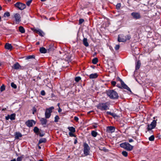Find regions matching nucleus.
<instances>
[{
    "instance_id": "f257e3e1",
    "label": "nucleus",
    "mask_w": 161,
    "mask_h": 161,
    "mask_svg": "<svg viewBox=\"0 0 161 161\" xmlns=\"http://www.w3.org/2000/svg\"><path fill=\"white\" fill-rule=\"evenodd\" d=\"M109 105L110 103L108 102L100 103L96 106V107L97 109L101 111L106 110L109 109Z\"/></svg>"
},
{
    "instance_id": "f03ea898",
    "label": "nucleus",
    "mask_w": 161,
    "mask_h": 161,
    "mask_svg": "<svg viewBox=\"0 0 161 161\" xmlns=\"http://www.w3.org/2000/svg\"><path fill=\"white\" fill-rule=\"evenodd\" d=\"M106 94L111 99H117L119 97L117 93L113 90H108L107 91Z\"/></svg>"
},
{
    "instance_id": "7ed1b4c3",
    "label": "nucleus",
    "mask_w": 161,
    "mask_h": 161,
    "mask_svg": "<svg viewBox=\"0 0 161 161\" xmlns=\"http://www.w3.org/2000/svg\"><path fill=\"white\" fill-rule=\"evenodd\" d=\"M131 38L130 35L125 36L123 34H120L118 36V41L119 42H125L128 40H129Z\"/></svg>"
},
{
    "instance_id": "20e7f679",
    "label": "nucleus",
    "mask_w": 161,
    "mask_h": 161,
    "mask_svg": "<svg viewBox=\"0 0 161 161\" xmlns=\"http://www.w3.org/2000/svg\"><path fill=\"white\" fill-rule=\"evenodd\" d=\"M120 147L124 148L128 151H130L132 150L133 146L130 145L129 143L127 142L122 143L120 144Z\"/></svg>"
},
{
    "instance_id": "39448f33",
    "label": "nucleus",
    "mask_w": 161,
    "mask_h": 161,
    "mask_svg": "<svg viewBox=\"0 0 161 161\" xmlns=\"http://www.w3.org/2000/svg\"><path fill=\"white\" fill-rule=\"evenodd\" d=\"M83 152L85 156L89 155L90 148L88 144L86 142L84 143L83 145Z\"/></svg>"
},
{
    "instance_id": "423d86ee",
    "label": "nucleus",
    "mask_w": 161,
    "mask_h": 161,
    "mask_svg": "<svg viewBox=\"0 0 161 161\" xmlns=\"http://www.w3.org/2000/svg\"><path fill=\"white\" fill-rule=\"evenodd\" d=\"M54 109V107L52 106L46 109L45 114V117L46 119H48L50 117L52 110Z\"/></svg>"
},
{
    "instance_id": "0eeeda50",
    "label": "nucleus",
    "mask_w": 161,
    "mask_h": 161,
    "mask_svg": "<svg viewBox=\"0 0 161 161\" xmlns=\"http://www.w3.org/2000/svg\"><path fill=\"white\" fill-rule=\"evenodd\" d=\"M14 5L15 7L21 10H23L26 7L25 4L19 2L16 3Z\"/></svg>"
},
{
    "instance_id": "6e6552de",
    "label": "nucleus",
    "mask_w": 161,
    "mask_h": 161,
    "mask_svg": "<svg viewBox=\"0 0 161 161\" xmlns=\"http://www.w3.org/2000/svg\"><path fill=\"white\" fill-rule=\"evenodd\" d=\"M131 15L134 19H139L141 18V15L139 13L132 12L131 13Z\"/></svg>"
},
{
    "instance_id": "1a4fd4ad",
    "label": "nucleus",
    "mask_w": 161,
    "mask_h": 161,
    "mask_svg": "<svg viewBox=\"0 0 161 161\" xmlns=\"http://www.w3.org/2000/svg\"><path fill=\"white\" fill-rule=\"evenodd\" d=\"M118 78L120 80L121 85H122V87L124 89H126L128 91H129L130 92H131V91L130 89L128 86L127 85H126L124 82L122 81V80L120 79L119 77Z\"/></svg>"
},
{
    "instance_id": "9d476101",
    "label": "nucleus",
    "mask_w": 161,
    "mask_h": 161,
    "mask_svg": "<svg viewBox=\"0 0 161 161\" xmlns=\"http://www.w3.org/2000/svg\"><path fill=\"white\" fill-rule=\"evenodd\" d=\"M33 123L34 125L36 124V122L33 120H28L25 122V124L29 127L32 126Z\"/></svg>"
},
{
    "instance_id": "9b49d317",
    "label": "nucleus",
    "mask_w": 161,
    "mask_h": 161,
    "mask_svg": "<svg viewBox=\"0 0 161 161\" xmlns=\"http://www.w3.org/2000/svg\"><path fill=\"white\" fill-rule=\"evenodd\" d=\"M15 116L16 114H12L10 115L8 114L5 117V119L6 120H8L10 119L11 120H14L15 119Z\"/></svg>"
},
{
    "instance_id": "f8f14e48",
    "label": "nucleus",
    "mask_w": 161,
    "mask_h": 161,
    "mask_svg": "<svg viewBox=\"0 0 161 161\" xmlns=\"http://www.w3.org/2000/svg\"><path fill=\"white\" fill-rule=\"evenodd\" d=\"M107 131L108 132H113L115 130V128L112 126H108L107 128Z\"/></svg>"
},
{
    "instance_id": "ddd939ff",
    "label": "nucleus",
    "mask_w": 161,
    "mask_h": 161,
    "mask_svg": "<svg viewBox=\"0 0 161 161\" xmlns=\"http://www.w3.org/2000/svg\"><path fill=\"white\" fill-rule=\"evenodd\" d=\"M12 68L17 70L21 68V66L18 63L16 62L12 66Z\"/></svg>"
},
{
    "instance_id": "4468645a",
    "label": "nucleus",
    "mask_w": 161,
    "mask_h": 161,
    "mask_svg": "<svg viewBox=\"0 0 161 161\" xmlns=\"http://www.w3.org/2000/svg\"><path fill=\"white\" fill-rule=\"evenodd\" d=\"M14 17L16 21L19 22L20 21V14L18 13H16L14 15Z\"/></svg>"
},
{
    "instance_id": "2eb2a0df",
    "label": "nucleus",
    "mask_w": 161,
    "mask_h": 161,
    "mask_svg": "<svg viewBox=\"0 0 161 161\" xmlns=\"http://www.w3.org/2000/svg\"><path fill=\"white\" fill-rule=\"evenodd\" d=\"M45 118H41L40 119V121L42 125H46L47 123V121Z\"/></svg>"
},
{
    "instance_id": "dca6fc26",
    "label": "nucleus",
    "mask_w": 161,
    "mask_h": 161,
    "mask_svg": "<svg viewBox=\"0 0 161 161\" xmlns=\"http://www.w3.org/2000/svg\"><path fill=\"white\" fill-rule=\"evenodd\" d=\"M5 48L8 50H11L13 48V46L11 44L6 43L5 45Z\"/></svg>"
},
{
    "instance_id": "f3484780",
    "label": "nucleus",
    "mask_w": 161,
    "mask_h": 161,
    "mask_svg": "<svg viewBox=\"0 0 161 161\" xmlns=\"http://www.w3.org/2000/svg\"><path fill=\"white\" fill-rule=\"evenodd\" d=\"M34 31L35 32L37 33V34H38L40 36H43V32L41 30L35 29L34 30Z\"/></svg>"
},
{
    "instance_id": "a211bd4d",
    "label": "nucleus",
    "mask_w": 161,
    "mask_h": 161,
    "mask_svg": "<svg viewBox=\"0 0 161 161\" xmlns=\"http://www.w3.org/2000/svg\"><path fill=\"white\" fill-rule=\"evenodd\" d=\"M54 44L53 43H51L49 45V47L47 49V51L49 52L51 51H52L54 50Z\"/></svg>"
},
{
    "instance_id": "6ab92c4d",
    "label": "nucleus",
    "mask_w": 161,
    "mask_h": 161,
    "mask_svg": "<svg viewBox=\"0 0 161 161\" xmlns=\"http://www.w3.org/2000/svg\"><path fill=\"white\" fill-rule=\"evenodd\" d=\"M141 64L140 61L139 60H138L136 63V70H138L140 68L141 66Z\"/></svg>"
},
{
    "instance_id": "aec40b11",
    "label": "nucleus",
    "mask_w": 161,
    "mask_h": 161,
    "mask_svg": "<svg viewBox=\"0 0 161 161\" xmlns=\"http://www.w3.org/2000/svg\"><path fill=\"white\" fill-rule=\"evenodd\" d=\"M97 77L98 75L97 73L92 74L89 75V78L90 79L96 78Z\"/></svg>"
},
{
    "instance_id": "412c9836",
    "label": "nucleus",
    "mask_w": 161,
    "mask_h": 161,
    "mask_svg": "<svg viewBox=\"0 0 161 161\" xmlns=\"http://www.w3.org/2000/svg\"><path fill=\"white\" fill-rule=\"evenodd\" d=\"M39 51L41 53H46L47 52V50L44 47H41L40 48Z\"/></svg>"
},
{
    "instance_id": "4be33fe9",
    "label": "nucleus",
    "mask_w": 161,
    "mask_h": 161,
    "mask_svg": "<svg viewBox=\"0 0 161 161\" xmlns=\"http://www.w3.org/2000/svg\"><path fill=\"white\" fill-rule=\"evenodd\" d=\"M83 44L86 47L89 46V44L87 41V39L86 38H84L83 41Z\"/></svg>"
},
{
    "instance_id": "5701e85b",
    "label": "nucleus",
    "mask_w": 161,
    "mask_h": 161,
    "mask_svg": "<svg viewBox=\"0 0 161 161\" xmlns=\"http://www.w3.org/2000/svg\"><path fill=\"white\" fill-rule=\"evenodd\" d=\"M156 120H153L150 124V125H151L153 128H154L156 125Z\"/></svg>"
},
{
    "instance_id": "b1692460",
    "label": "nucleus",
    "mask_w": 161,
    "mask_h": 161,
    "mask_svg": "<svg viewBox=\"0 0 161 161\" xmlns=\"http://www.w3.org/2000/svg\"><path fill=\"white\" fill-rule=\"evenodd\" d=\"M68 129L70 131L69 132L75 133V128L73 127H69Z\"/></svg>"
},
{
    "instance_id": "393cba45",
    "label": "nucleus",
    "mask_w": 161,
    "mask_h": 161,
    "mask_svg": "<svg viewBox=\"0 0 161 161\" xmlns=\"http://www.w3.org/2000/svg\"><path fill=\"white\" fill-rule=\"evenodd\" d=\"M15 136L16 139H19V137H21L22 136V135L20 132H17L16 133Z\"/></svg>"
},
{
    "instance_id": "a878e982",
    "label": "nucleus",
    "mask_w": 161,
    "mask_h": 161,
    "mask_svg": "<svg viewBox=\"0 0 161 161\" xmlns=\"http://www.w3.org/2000/svg\"><path fill=\"white\" fill-rule=\"evenodd\" d=\"M19 32L22 33H24L25 32V30L22 26H19Z\"/></svg>"
},
{
    "instance_id": "bb28decb",
    "label": "nucleus",
    "mask_w": 161,
    "mask_h": 161,
    "mask_svg": "<svg viewBox=\"0 0 161 161\" xmlns=\"http://www.w3.org/2000/svg\"><path fill=\"white\" fill-rule=\"evenodd\" d=\"M46 142V139L45 138L40 139L38 142V144L43 142Z\"/></svg>"
},
{
    "instance_id": "cd10ccee",
    "label": "nucleus",
    "mask_w": 161,
    "mask_h": 161,
    "mask_svg": "<svg viewBox=\"0 0 161 161\" xmlns=\"http://www.w3.org/2000/svg\"><path fill=\"white\" fill-rule=\"evenodd\" d=\"M33 131L34 132L37 134L39 132V128L36 126L34 127L33 129Z\"/></svg>"
},
{
    "instance_id": "c85d7f7f",
    "label": "nucleus",
    "mask_w": 161,
    "mask_h": 161,
    "mask_svg": "<svg viewBox=\"0 0 161 161\" xmlns=\"http://www.w3.org/2000/svg\"><path fill=\"white\" fill-rule=\"evenodd\" d=\"M98 62V59L97 58H93L92 61V63L94 64H96Z\"/></svg>"
},
{
    "instance_id": "c756f323",
    "label": "nucleus",
    "mask_w": 161,
    "mask_h": 161,
    "mask_svg": "<svg viewBox=\"0 0 161 161\" xmlns=\"http://www.w3.org/2000/svg\"><path fill=\"white\" fill-rule=\"evenodd\" d=\"M97 132L95 131H92L91 132L92 135L94 137H96L97 135Z\"/></svg>"
},
{
    "instance_id": "7c9ffc66",
    "label": "nucleus",
    "mask_w": 161,
    "mask_h": 161,
    "mask_svg": "<svg viewBox=\"0 0 161 161\" xmlns=\"http://www.w3.org/2000/svg\"><path fill=\"white\" fill-rule=\"evenodd\" d=\"M5 89V86L4 84H3L0 87V91L2 92L4 91Z\"/></svg>"
},
{
    "instance_id": "2f4dec72",
    "label": "nucleus",
    "mask_w": 161,
    "mask_h": 161,
    "mask_svg": "<svg viewBox=\"0 0 161 161\" xmlns=\"http://www.w3.org/2000/svg\"><path fill=\"white\" fill-rule=\"evenodd\" d=\"M39 134V136L40 137H42L44 135L45 133H43V131H40L37 134V135Z\"/></svg>"
},
{
    "instance_id": "473e14b6",
    "label": "nucleus",
    "mask_w": 161,
    "mask_h": 161,
    "mask_svg": "<svg viewBox=\"0 0 161 161\" xmlns=\"http://www.w3.org/2000/svg\"><path fill=\"white\" fill-rule=\"evenodd\" d=\"M153 129H154V128H153L151 125H150V124H148L147 125V129L148 131L150 130Z\"/></svg>"
},
{
    "instance_id": "72a5a7b5",
    "label": "nucleus",
    "mask_w": 161,
    "mask_h": 161,
    "mask_svg": "<svg viewBox=\"0 0 161 161\" xmlns=\"http://www.w3.org/2000/svg\"><path fill=\"white\" fill-rule=\"evenodd\" d=\"M122 154L123 156L125 157H127L128 156V153L126 151H123L122 152Z\"/></svg>"
},
{
    "instance_id": "f704fd0d",
    "label": "nucleus",
    "mask_w": 161,
    "mask_h": 161,
    "mask_svg": "<svg viewBox=\"0 0 161 161\" xmlns=\"http://www.w3.org/2000/svg\"><path fill=\"white\" fill-rule=\"evenodd\" d=\"M81 79V78L80 76H77L75 78V80L76 82H78Z\"/></svg>"
},
{
    "instance_id": "c9c22d12",
    "label": "nucleus",
    "mask_w": 161,
    "mask_h": 161,
    "mask_svg": "<svg viewBox=\"0 0 161 161\" xmlns=\"http://www.w3.org/2000/svg\"><path fill=\"white\" fill-rule=\"evenodd\" d=\"M11 87L14 89H16L17 87V86L14 82H12L11 84Z\"/></svg>"
},
{
    "instance_id": "e433bc0d",
    "label": "nucleus",
    "mask_w": 161,
    "mask_h": 161,
    "mask_svg": "<svg viewBox=\"0 0 161 161\" xmlns=\"http://www.w3.org/2000/svg\"><path fill=\"white\" fill-rule=\"evenodd\" d=\"M10 15V13L8 12H5L4 14V17H8Z\"/></svg>"
},
{
    "instance_id": "4c0bfd02",
    "label": "nucleus",
    "mask_w": 161,
    "mask_h": 161,
    "mask_svg": "<svg viewBox=\"0 0 161 161\" xmlns=\"http://www.w3.org/2000/svg\"><path fill=\"white\" fill-rule=\"evenodd\" d=\"M154 136L153 135H152L149 138V141H153L154 140Z\"/></svg>"
},
{
    "instance_id": "58836bf2",
    "label": "nucleus",
    "mask_w": 161,
    "mask_h": 161,
    "mask_svg": "<svg viewBox=\"0 0 161 161\" xmlns=\"http://www.w3.org/2000/svg\"><path fill=\"white\" fill-rule=\"evenodd\" d=\"M54 122H58V119H59V118L58 115H56L55 117Z\"/></svg>"
},
{
    "instance_id": "ea45409f",
    "label": "nucleus",
    "mask_w": 161,
    "mask_h": 161,
    "mask_svg": "<svg viewBox=\"0 0 161 161\" xmlns=\"http://www.w3.org/2000/svg\"><path fill=\"white\" fill-rule=\"evenodd\" d=\"M35 56L34 55H29L26 58V59H28L31 58H34Z\"/></svg>"
},
{
    "instance_id": "a19ab883",
    "label": "nucleus",
    "mask_w": 161,
    "mask_h": 161,
    "mask_svg": "<svg viewBox=\"0 0 161 161\" xmlns=\"http://www.w3.org/2000/svg\"><path fill=\"white\" fill-rule=\"evenodd\" d=\"M73 133H74L71 132H69V136L70 137H75L76 136L75 135H74L73 134Z\"/></svg>"
},
{
    "instance_id": "79ce46f5",
    "label": "nucleus",
    "mask_w": 161,
    "mask_h": 161,
    "mask_svg": "<svg viewBox=\"0 0 161 161\" xmlns=\"http://www.w3.org/2000/svg\"><path fill=\"white\" fill-rule=\"evenodd\" d=\"M107 114H109V115H110L111 116H113V117H114V113H111V112H107Z\"/></svg>"
},
{
    "instance_id": "37998d69",
    "label": "nucleus",
    "mask_w": 161,
    "mask_h": 161,
    "mask_svg": "<svg viewBox=\"0 0 161 161\" xmlns=\"http://www.w3.org/2000/svg\"><path fill=\"white\" fill-rule=\"evenodd\" d=\"M121 7V4L120 3H118L116 5V8L117 9H119Z\"/></svg>"
},
{
    "instance_id": "c03bdc74",
    "label": "nucleus",
    "mask_w": 161,
    "mask_h": 161,
    "mask_svg": "<svg viewBox=\"0 0 161 161\" xmlns=\"http://www.w3.org/2000/svg\"><path fill=\"white\" fill-rule=\"evenodd\" d=\"M84 20L83 19H80L79 20V25L81 24L82 23L84 22Z\"/></svg>"
},
{
    "instance_id": "a18cd8bd",
    "label": "nucleus",
    "mask_w": 161,
    "mask_h": 161,
    "mask_svg": "<svg viewBox=\"0 0 161 161\" xmlns=\"http://www.w3.org/2000/svg\"><path fill=\"white\" fill-rule=\"evenodd\" d=\"M119 47H120V46H119V44L116 45L114 47V48H115V50H117L119 49Z\"/></svg>"
},
{
    "instance_id": "49530a36",
    "label": "nucleus",
    "mask_w": 161,
    "mask_h": 161,
    "mask_svg": "<svg viewBox=\"0 0 161 161\" xmlns=\"http://www.w3.org/2000/svg\"><path fill=\"white\" fill-rule=\"evenodd\" d=\"M32 0H30L28 1H27L26 3V4L28 6H29L30 4L31 3Z\"/></svg>"
},
{
    "instance_id": "de8ad7c7",
    "label": "nucleus",
    "mask_w": 161,
    "mask_h": 161,
    "mask_svg": "<svg viewBox=\"0 0 161 161\" xmlns=\"http://www.w3.org/2000/svg\"><path fill=\"white\" fill-rule=\"evenodd\" d=\"M22 158L21 157H18L17 158V161H21Z\"/></svg>"
},
{
    "instance_id": "09e8293b",
    "label": "nucleus",
    "mask_w": 161,
    "mask_h": 161,
    "mask_svg": "<svg viewBox=\"0 0 161 161\" xmlns=\"http://www.w3.org/2000/svg\"><path fill=\"white\" fill-rule=\"evenodd\" d=\"M36 111V109L35 107H34L32 109V113L34 114L35 113Z\"/></svg>"
},
{
    "instance_id": "8fccbe9b",
    "label": "nucleus",
    "mask_w": 161,
    "mask_h": 161,
    "mask_svg": "<svg viewBox=\"0 0 161 161\" xmlns=\"http://www.w3.org/2000/svg\"><path fill=\"white\" fill-rule=\"evenodd\" d=\"M111 84L114 86H115L116 84V82L115 81H113L111 82Z\"/></svg>"
},
{
    "instance_id": "3c124183",
    "label": "nucleus",
    "mask_w": 161,
    "mask_h": 161,
    "mask_svg": "<svg viewBox=\"0 0 161 161\" xmlns=\"http://www.w3.org/2000/svg\"><path fill=\"white\" fill-rule=\"evenodd\" d=\"M41 94L42 96H44L45 95V92L44 91L42 90L41 91Z\"/></svg>"
},
{
    "instance_id": "603ef678",
    "label": "nucleus",
    "mask_w": 161,
    "mask_h": 161,
    "mask_svg": "<svg viewBox=\"0 0 161 161\" xmlns=\"http://www.w3.org/2000/svg\"><path fill=\"white\" fill-rule=\"evenodd\" d=\"M74 119L75 120L76 122H78L79 120V118L77 116H75L74 117Z\"/></svg>"
},
{
    "instance_id": "864d4df0",
    "label": "nucleus",
    "mask_w": 161,
    "mask_h": 161,
    "mask_svg": "<svg viewBox=\"0 0 161 161\" xmlns=\"http://www.w3.org/2000/svg\"><path fill=\"white\" fill-rule=\"evenodd\" d=\"M133 140L132 139H129V142H133Z\"/></svg>"
},
{
    "instance_id": "5fc2aeb1",
    "label": "nucleus",
    "mask_w": 161,
    "mask_h": 161,
    "mask_svg": "<svg viewBox=\"0 0 161 161\" xmlns=\"http://www.w3.org/2000/svg\"><path fill=\"white\" fill-rule=\"evenodd\" d=\"M77 139H75V140L74 141V144H75L77 143Z\"/></svg>"
},
{
    "instance_id": "6e6d98bb",
    "label": "nucleus",
    "mask_w": 161,
    "mask_h": 161,
    "mask_svg": "<svg viewBox=\"0 0 161 161\" xmlns=\"http://www.w3.org/2000/svg\"><path fill=\"white\" fill-rule=\"evenodd\" d=\"M61 111H62V109L61 108H59L58 110V112L60 113V112H61Z\"/></svg>"
},
{
    "instance_id": "4d7b16f0",
    "label": "nucleus",
    "mask_w": 161,
    "mask_h": 161,
    "mask_svg": "<svg viewBox=\"0 0 161 161\" xmlns=\"http://www.w3.org/2000/svg\"><path fill=\"white\" fill-rule=\"evenodd\" d=\"M6 110V108H3V109H2V110L3 111H5Z\"/></svg>"
},
{
    "instance_id": "13d9d810",
    "label": "nucleus",
    "mask_w": 161,
    "mask_h": 161,
    "mask_svg": "<svg viewBox=\"0 0 161 161\" xmlns=\"http://www.w3.org/2000/svg\"><path fill=\"white\" fill-rule=\"evenodd\" d=\"M10 161H16L15 159H14L13 160H11Z\"/></svg>"
},
{
    "instance_id": "bf43d9fd",
    "label": "nucleus",
    "mask_w": 161,
    "mask_h": 161,
    "mask_svg": "<svg viewBox=\"0 0 161 161\" xmlns=\"http://www.w3.org/2000/svg\"><path fill=\"white\" fill-rule=\"evenodd\" d=\"M38 147L39 149H41V147L40 146H38Z\"/></svg>"
},
{
    "instance_id": "052dcab7",
    "label": "nucleus",
    "mask_w": 161,
    "mask_h": 161,
    "mask_svg": "<svg viewBox=\"0 0 161 161\" xmlns=\"http://www.w3.org/2000/svg\"><path fill=\"white\" fill-rule=\"evenodd\" d=\"M2 7L0 5V11L2 10Z\"/></svg>"
},
{
    "instance_id": "680f3d73",
    "label": "nucleus",
    "mask_w": 161,
    "mask_h": 161,
    "mask_svg": "<svg viewBox=\"0 0 161 161\" xmlns=\"http://www.w3.org/2000/svg\"><path fill=\"white\" fill-rule=\"evenodd\" d=\"M39 42H38L36 43V45H39Z\"/></svg>"
},
{
    "instance_id": "e2e57ef3",
    "label": "nucleus",
    "mask_w": 161,
    "mask_h": 161,
    "mask_svg": "<svg viewBox=\"0 0 161 161\" xmlns=\"http://www.w3.org/2000/svg\"><path fill=\"white\" fill-rule=\"evenodd\" d=\"M38 161H43V160L42 159L39 160Z\"/></svg>"
},
{
    "instance_id": "0e129e2a",
    "label": "nucleus",
    "mask_w": 161,
    "mask_h": 161,
    "mask_svg": "<svg viewBox=\"0 0 161 161\" xmlns=\"http://www.w3.org/2000/svg\"><path fill=\"white\" fill-rule=\"evenodd\" d=\"M42 1L44 2L46 1V0H41Z\"/></svg>"
},
{
    "instance_id": "69168bd1",
    "label": "nucleus",
    "mask_w": 161,
    "mask_h": 161,
    "mask_svg": "<svg viewBox=\"0 0 161 161\" xmlns=\"http://www.w3.org/2000/svg\"><path fill=\"white\" fill-rule=\"evenodd\" d=\"M59 105H60L59 103H58V106H59Z\"/></svg>"
},
{
    "instance_id": "338daca9",
    "label": "nucleus",
    "mask_w": 161,
    "mask_h": 161,
    "mask_svg": "<svg viewBox=\"0 0 161 161\" xmlns=\"http://www.w3.org/2000/svg\"><path fill=\"white\" fill-rule=\"evenodd\" d=\"M2 65V64H1V63H0V66L1 65Z\"/></svg>"
},
{
    "instance_id": "774afa93",
    "label": "nucleus",
    "mask_w": 161,
    "mask_h": 161,
    "mask_svg": "<svg viewBox=\"0 0 161 161\" xmlns=\"http://www.w3.org/2000/svg\"><path fill=\"white\" fill-rule=\"evenodd\" d=\"M141 161H145V160H142Z\"/></svg>"
}]
</instances>
